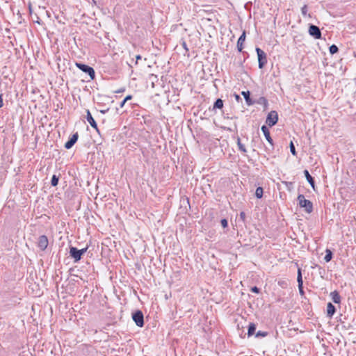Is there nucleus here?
<instances>
[{
	"label": "nucleus",
	"mask_w": 356,
	"mask_h": 356,
	"mask_svg": "<svg viewBox=\"0 0 356 356\" xmlns=\"http://www.w3.org/2000/svg\"><path fill=\"white\" fill-rule=\"evenodd\" d=\"M298 204L301 208H305V211L310 213L313 211V204L310 200H306L305 196L302 194L298 196Z\"/></svg>",
	"instance_id": "obj_1"
},
{
	"label": "nucleus",
	"mask_w": 356,
	"mask_h": 356,
	"mask_svg": "<svg viewBox=\"0 0 356 356\" xmlns=\"http://www.w3.org/2000/svg\"><path fill=\"white\" fill-rule=\"evenodd\" d=\"M255 50L258 57L259 68L263 69L268 62L266 54L259 47H256Z\"/></svg>",
	"instance_id": "obj_2"
},
{
	"label": "nucleus",
	"mask_w": 356,
	"mask_h": 356,
	"mask_svg": "<svg viewBox=\"0 0 356 356\" xmlns=\"http://www.w3.org/2000/svg\"><path fill=\"white\" fill-rule=\"evenodd\" d=\"M75 65L82 72L88 74L91 80H93L95 78V72L94 69L86 64L81 63H76Z\"/></svg>",
	"instance_id": "obj_3"
},
{
	"label": "nucleus",
	"mask_w": 356,
	"mask_h": 356,
	"mask_svg": "<svg viewBox=\"0 0 356 356\" xmlns=\"http://www.w3.org/2000/svg\"><path fill=\"white\" fill-rule=\"evenodd\" d=\"M132 319L136 325L140 327L144 325V316L140 310H136L132 314Z\"/></svg>",
	"instance_id": "obj_4"
},
{
	"label": "nucleus",
	"mask_w": 356,
	"mask_h": 356,
	"mask_svg": "<svg viewBox=\"0 0 356 356\" xmlns=\"http://www.w3.org/2000/svg\"><path fill=\"white\" fill-rule=\"evenodd\" d=\"M278 121V114L275 111H270L266 118V123L269 127H273Z\"/></svg>",
	"instance_id": "obj_5"
},
{
	"label": "nucleus",
	"mask_w": 356,
	"mask_h": 356,
	"mask_svg": "<svg viewBox=\"0 0 356 356\" xmlns=\"http://www.w3.org/2000/svg\"><path fill=\"white\" fill-rule=\"evenodd\" d=\"M309 34L315 39H321L322 37L321 29L318 26L310 24L308 30Z\"/></svg>",
	"instance_id": "obj_6"
},
{
	"label": "nucleus",
	"mask_w": 356,
	"mask_h": 356,
	"mask_svg": "<svg viewBox=\"0 0 356 356\" xmlns=\"http://www.w3.org/2000/svg\"><path fill=\"white\" fill-rule=\"evenodd\" d=\"M48 244L49 241L47 236L41 235L39 236L38 240V246L40 250H44L47 248Z\"/></svg>",
	"instance_id": "obj_7"
},
{
	"label": "nucleus",
	"mask_w": 356,
	"mask_h": 356,
	"mask_svg": "<svg viewBox=\"0 0 356 356\" xmlns=\"http://www.w3.org/2000/svg\"><path fill=\"white\" fill-rule=\"evenodd\" d=\"M70 256L74 259V262H77L81 259V252H79L76 248L73 246L70 248Z\"/></svg>",
	"instance_id": "obj_8"
},
{
	"label": "nucleus",
	"mask_w": 356,
	"mask_h": 356,
	"mask_svg": "<svg viewBox=\"0 0 356 356\" xmlns=\"http://www.w3.org/2000/svg\"><path fill=\"white\" fill-rule=\"evenodd\" d=\"M261 131L263 132L266 140L270 143L272 148H273L274 143H273V140L270 136L268 128L266 125H263V126H261Z\"/></svg>",
	"instance_id": "obj_9"
},
{
	"label": "nucleus",
	"mask_w": 356,
	"mask_h": 356,
	"mask_svg": "<svg viewBox=\"0 0 356 356\" xmlns=\"http://www.w3.org/2000/svg\"><path fill=\"white\" fill-rule=\"evenodd\" d=\"M79 138V134L77 132L74 134L71 138L67 141L65 144V147L67 149H69L73 147V145L76 143L77 140Z\"/></svg>",
	"instance_id": "obj_10"
},
{
	"label": "nucleus",
	"mask_w": 356,
	"mask_h": 356,
	"mask_svg": "<svg viewBox=\"0 0 356 356\" xmlns=\"http://www.w3.org/2000/svg\"><path fill=\"white\" fill-rule=\"evenodd\" d=\"M245 38H246V33L245 31H243L242 34L241 35V36L239 37V38L238 39V41H237V49H238V51H242L243 49V43L245 40Z\"/></svg>",
	"instance_id": "obj_11"
},
{
	"label": "nucleus",
	"mask_w": 356,
	"mask_h": 356,
	"mask_svg": "<svg viewBox=\"0 0 356 356\" xmlns=\"http://www.w3.org/2000/svg\"><path fill=\"white\" fill-rule=\"evenodd\" d=\"M86 119H87V121L88 122V123L90 124V126L92 128L95 129L97 132H99V129H98V127H97V124L95 122V120H94V118H92V116L90 112L89 111V110L87 111Z\"/></svg>",
	"instance_id": "obj_12"
},
{
	"label": "nucleus",
	"mask_w": 356,
	"mask_h": 356,
	"mask_svg": "<svg viewBox=\"0 0 356 356\" xmlns=\"http://www.w3.org/2000/svg\"><path fill=\"white\" fill-rule=\"evenodd\" d=\"M241 95L244 97L245 102L248 106H251L255 104V102L250 98V91H242Z\"/></svg>",
	"instance_id": "obj_13"
},
{
	"label": "nucleus",
	"mask_w": 356,
	"mask_h": 356,
	"mask_svg": "<svg viewBox=\"0 0 356 356\" xmlns=\"http://www.w3.org/2000/svg\"><path fill=\"white\" fill-rule=\"evenodd\" d=\"M335 312H336L335 306L332 303L328 302L327 305V316L329 318H332L333 316V315L335 314Z\"/></svg>",
	"instance_id": "obj_14"
},
{
	"label": "nucleus",
	"mask_w": 356,
	"mask_h": 356,
	"mask_svg": "<svg viewBox=\"0 0 356 356\" xmlns=\"http://www.w3.org/2000/svg\"><path fill=\"white\" fill-rule=\"evenodd\" d=\"M304 175L305 176L306 179L309 182V184L311 185L313 189H315V181L314 179L311 176L309 171L307 170H304Z\"/></svg>",
	"instance_id": "obj_15"
},
{
	"label": "nucleus",
	"mask_w": 356,
	"mask_h": 356,
	"mask_svg": "<svg viewBox=\"0 0 356 356\" xmlns=\"http://www.w3.org/2000/svg\"><path fill=\"white\" fill-rule=\"evenodd\" d=\"M330 296L334 303L339 304L341 302V296L337 291L331 292Z\"/></svg>",
	"instance_id": "obj_16"
},
{
	"label": "nucleus",
	"mask_w": 356,
	"mask_h": 356,
	"mask_svg": "<svg viewBox=\"0 0 356 356\" xmlns=\"http://www.w3.org/2000/svg\"><path fill=\"white\" fill-rule=\"evenodd\" d=\"M223 108V101L218 98L216 100L213 104L212 110L214 111L216 109H222Z\"/></svg>",
	"instance_id": "obj_17"
},
{
	"label": "nucleus",
	"mask_w": 356,
	"mask_h": 356,
	"mask_svg": "<svg viewBox=\"0 0 356 356\" xmlns=\"http://www.w3.org/2000/svg\"><path fill=\"white\" fill-rule=\"evenodd\" d=\"M254 102L258 104L263 105L265 108H266L268 106V100L264 97H261L257 101Z\"/></svg>",
	"instance_id": "obj_18"
},
{
	"label": "nucleus",
	"mask_w": 356,
	"mask_h": 356,
	"mask_svg": "<svg viewBox=\"0 0 356 356\" xmlns=\"http://www.w3.org/2000/svg\"><path fill=\"white\" fill-rule=\"evenodd\" d=\"M256 325L254 323H250L248 326V335L250 337L255 333Z\"/></svg>",
	"instance_id": "obj_19"
},
{
	"label": "nucleus",
	"mask_w": 356,
	"mask_h": 356,
	"mask_svg": "<svg viewBox=\"0 0 356 356\" xmlns=\"http://www.w3.org/2000/svg\"><path fill=\"white\" fill-rule=\"evenodd\" d=\"M332 257H333V253L332 252L329 250V249H327L325 250V256L324 257V260L326 261V262H329L332 260Z\"/></svg>",
	"instance_id": "obj_20"
},
{
	"label": "nucleus",
	"mask_w": 356,
	"mask_h": 356,
	"mask_svg": "<svg viewBox=\"0 0 356 356\" xmlns=\"http://www.w3.org/2000/svg\"><path fill=\"white\" fill-rule=\"evenodd\" d=\"M297 282L298 285H303L302 275L301 268H298L297 273Z\"/></svg>",
	"instance_id": "obj_21"
},
{
	"label": "nucleus",
	"mask_w": 356,
	"mask_h": 356,
	"mask_svg": "<svg viewBox=\"0 0 356 356\" xmlns=\"http://www.w3.org/2000/svg\"><path fill=\"white\" fill-rule=\"evenodd\" d=\"M237 145L238 147V149L243 153L247 152V150L245 147V145L241 143L240 138H237Z\"/></svg>",
	"instance_id": "obj_22"
},
{
	"label": "nucleus",
	"mask_w": 356,
	"mask_h": 356,
	"mask_svg": "<svg viewBox=\"0 0 356 356\" xmlns=\"http://www.w3.org/2000/svg\"><path fill=\"white\" fill-rule=\"evenodd\" d=\"M263 193H264V190H263L262 187L257 188L256 191H255V196L257 198H259V199L261 198L263 196Z\"/></svg>",
	"instance_id": "obj_23"
},
{
	"label": "nucleus",
	"mask_w": 356,
	"mask_h": 356,
	"mask_svg": "<svg viewBox=\"0 0 356 356\" xmlns=\"http://www.w3.org/2000/svg\"><path fill=\"white\" fill-rule=\"evenodd\" d=\"M59 177L56 175H54L51 179V185L52 186H56L58 184Z\"/></svg>",
	"instance_id": "obj_24"
},
{
	"label": "nucleus",
	"mask_w": 356,
	"mask_h": 356,
	"mask_svg": "<svg viewBox=\"0 0 356 356\" xmlns=\"http://www.w3.org/2000/svg\"><path fill=\"white\" fill-rule=\"evenodd\" d=\"M329 51L330 54L333 55L339 51V48L337 45L332 44L329 48Z\"/></svg>",
	"instance_id": "obj_25"
},
{
	"label": "nucleus",
	"mask_w": 356,
	"mask_h": 356,
	"mask_svg": "<svg viewBox=\"0 0 356 356\" xmlns=\"http://www.w3.org/2000/svg\"><path fill=\"white\" fill-rule=\"evenodd\" d=\"M289 147H290V151H291V154L293 156H296L297 155V152H296V148H295V145H294L293 141H291V143L289 144Z\"/></svg>",
	"instance_id": "obj_26"
},
{
	"label": "nucleus",
	"mask_w": 356,
	"mask_h": 356,
	"mask_svg": "<svg viewBox=\"0 0 356 356\" xmlns=\"http://www.w3.org/2000/svg\"><path fill=\"white\" fill-rule=\"evenodd\" d=\"M267 335H268V332H263V331H258L255 334V337H265Z\"/></svg>",
	"instance_id": "obj_27"
},
{
	"label": "nucleus",
	"mask_w": 356,
	"mask_h": 356,
	"mask_svg": "<svg viewBox=\"0 0 356 356\" xmlns=\"http://www.w3.org/2000/svg\"><path fill=\"white\" fill-rule=\"evenodd\" d=\"M220 224L223 228H226L228 226V221L227 219L223 218L220 220Z\"/></svg>",
	"instance_id": "obj_28"
},
{
	"label": "nucleus",
	"mask_w": 356,
	"mask_h": 356,
	"mask_svg": "<svg viewBox=\"0 0 356 356\" xmlns=\"http://www.w3.org/2000/svg\"><path fill=\"white\" fill-rule=\"evenodd\" d=\"M301 13H302V15L304 16H305L307 15V5H305L303 7H302Z\"/></svg>",
	"instance_id": "obj_29"
},
{
	"label": "nucleus",
	"mask_w": 356,
	"mask_h": 356,
	"mask_svg": "<svg viewBox=\"0 0 356 356\" xmlns=\"http://www.w3.org/2000/svg\"><path fill=\"white\" fill-rule=\"evenodd\" d=\"M250 291L255 293H259L260 292V289L257 286H253L251 288Z\"/></svg>",
	"instance_id": "obj_30"
},
{
	"label": "nucleus",
	"mask_w": 356,
	"mask_h": 356,
	"mask_svg": "<svg viewBox=\"0 0 356 356\" xmlns=\"http://www.w3.org/2000/svg\"><path fill=\"white\" fill-rule=\"evenodd\" d=\"M298 289H299V293L301 296H303L305 292H304V290H303V285H298Z\"/></svg>",
	"instance_id": "obj_31"
},
{
	"label": "nucleus",
	"mask_w": 356,
	"mask_h": 356,
	"mask_svg": "<svg viewBox=\"0 0 356 356\" xmlns=\"http://www.w3.org/2000/svg\"><path fill=\"white\" fill-rule=\"evenodd\" d=\"M239 216H240V218H241L243 221H245V216H245V212L241 211V212L240 213Z\"/></svg>",
	"instance_id": "obj_32"
},
{
	"label": "nucleus",
	"mask_w": 356,
	"mask_h": 356,
	"mask_svg": "<svg viewBox=\"0 0 356 356\" xmlns=\"http://www.w3.org/2000/svg\"><path fill=\"white\" fill-rule=\"evenodd\" d=\"M88 247H86L83 249H81V250H79V252H81V255L82 256L84 253H86L87 252V250H88Z\"/></svg>",
	"instance_id": "obj_33"
},
{
	"label": "nucleus",
	"mask_w": 356,
	"mask_h": 356,
	"mask_svg": "<svg viewBox=\"0 0 356 356\" xmlns=\"http://www.w3.org/2000/svg\"><path fill=\"white\" fill-rule=\"evenodd\" d=\"M181 46L184 47V49L186 51H188V47H187L186 42L184 40H183V41L181 42Z\"/></svg>",
	"instance_id": "obj_34"
},
{
	"label": "nucleus",
	"mask_w": 356,
	"mask_h": 356,
	"mask_svg": "<svg viewBox=\"0 0 356 356\" xmlns=\"http://www.w3.org/2000/svg\"><path fill=\"white\" fill-rule=\"evenodd\" d=\"M132 98H133V96L131 95H129L125 97L124 100L127 102V101L131 100Z\"/></svg>",
	"instance_id": "obj_35"
},
{
	"label": "nucleus",
	"mask_w": 356,
	"mask_h": 356,
	"mask_svg": "<svg viewBox=\"0 0 356 356\" xmlns=\"http://www.w3.org/2000/svg\"><path fill=\"white\" fill-rule=\"evenodd\" d=\"M3 95L1 94L0 95V108H1L3 105Z\"/></svg>",
	"instance_id": "obj_36"
},
{
	"label": "nucleus",
	"mask_w": 356,
	"mask_h": 356,
	"mask_svg": "<svg viewBox=\"0 0 356 356\" xmlns=\"http://www.w3.org/2000/svg\"><path fill=\"white\" fill-rule=\"evenodd\" d=\"M141 58H142V57H141V56H140V55H137V56H136V64H137V63H138V61L139 60H140V59H141Z\"/></svg>",
	"instance_id": "obj_37"
},
{
	"label": "nucleus",
	"mask_w": 356,
	"mask_h": 356,
	"mask_svg": "<svg viewBox=\"0 0 356 356\" xmlns=\"http://www.w3.org/2000/svg\"><path fill=\"white\" fill-rule=\"evenodd\" d=\"M125 90V88H120L118 90L115 91L116 93H120V92H122Z\"/></svg>",
	"instance_id": "obj_38"
},
{
	"label": "nucleus",
	"mask_w": 356,
	"mask_h": 356,
	"mask_svg": "<svg viewBox=\"0 0 356 356\" xmlns=\"http://www.w3.org/2000/svg\"><path fill=\"white\" fill-rule=\"evenodd\" d=\"M235 98H236V101H239V100H241V98L240 97V96L238 95H235Z\"/></svg>",
	"instance_id": "obj_39"
},
{
	"label": "nucleus",
	"mask_w": 356,
	"mask_h": 356,
	"mask_svg": "<svg viewBox=\"0 0 356 356\" xmlns=\"http://www.w3.org/2000/svg\"><path fill=\"white\" fill-rule=\"evenodd\" d=\"M125 103L126 102L123 99V101L120 103V108H122L124 106Z\"/></svg>",
	"instance_id": "obj_40"
},
{
	"label": "nucleus",
	"mask_w": 356,
	"mask_h": 356,
	"mask_svg": "<svg viewBox=\"0 0 356 356\" xmlns=\"http://www.w3.org/2000/svg\"><path fill=\"white\" fill-rule=\"evenodd\" d=\"M285 184H286V186L289 188V187H290V186H292V184H292L291 182H287V181H286V182H285Z\"/></svg>",
	"instance_id": "obj_41"
},
{
	"label": "nucleus",
	"mask_w": 356,
	"mask_h": 356,
	"mask_svg": "<svg viewBox=\"0 0 356 356\" xmlns=\"http://www.w3.org/2000/svg\"><path fill=\"white\" fill-rule=\"evenodd\" d=\"M108 111V108L106 109V110H101L100 112L102 113H106L107 111Z\"/></svg>",
	"instance_id": "obj_42"
},
{
	"label": "nucleus",
	"mask_w": 356,
	"mask_h": 356,
	"mask_svg": "<svg viewBox=\"0 0 356 356\" xmlns=\"http://www.w3.org/2000/svg\"><path fill=\"white\" fill-rule=\"evenodd\" d=\"M29 10H30V12H31V6H29Z\"/></svg>",
	"instance_id": "obj_43"
}]
</instances>
